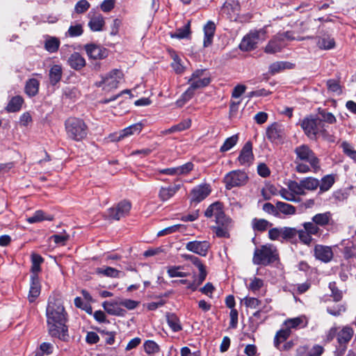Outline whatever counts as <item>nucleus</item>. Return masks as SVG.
Segmentation results:
<instances>
[{
  "label": "nucleus",
  "mask_w": 356,
  "mask_h": 356,
  "mask_svg": "<svg viewBox=\"0 0 356 356\" xmlns=\"http://www.w3.org/2000/svg\"><path fill=\"white\" fill-rule=\"evenodd\" d=\"M46 316L49 334L51 337L66 341L68 338L67 328L65 325L66 312L59 298H49Z\"/></svg>",
  "instance_id": "nucleus-1"
},
{
  "label": "nucleus",
  "mask_w": 356,
  "mask_h": 356,
  "mask_svg": "<svg viewBox=\"0 0 356 356\" xmlns=\"http://www.w3.org/2000/svg\"><path fill=\"white\" fill-rule=\"evenodd\" d=\"M296 154V170L300 173L317 172L320 168L319 159L306 145H300L294 149Z\"/></svg>",
  "instance_id": "nucleus-2"
},
{
  "label": "nucleus",
  "mask_w": 356,
  "mask_h": 356,
  "mask_svg": "<svg viewBox=\"0 0 356 356\" xmlns=\"http://www.w3.org/2000/svg\"><path fill=\"white\" fill-rule=\"evenodd\" d=\"M188 82L190 86L182 94L181 98L176 102L178 107L183 106L189 101L194 96L195 90L207 86L211 82V79L209 76L206 74L205 70H196L193 72Z\"/></svg>",
  "instance_id": "nucleus-3"
},
{
  "label": "nucleus",
  "mask_w": 356,
  "mask_h": 356,
  "mask_svg": "<svg viewBox=\"0 0 356 356\" xmlns=\"http://www.w3.org/2000/svg\"><path fill=\"white\" fill-rule=\"evenodd\" d=\"M65 125L68 137L74 140H81L87 135V126L81 119L70 118Z\"/></svg>",
  "instance_id": "nucleus-4"
},
{
  "label": "nucleus",
  "mask_w": 356,
  "mask_h": 356,
  "mask_svg": "<svg viewBox=\"0 0 356 356\" xmlns=\"http://www.w3.org/2000/svg\"><path fill=\"white\" fill-rule=\"evenodd\" d=\"M277 259L276 248L272 245H264L254 250L252 261L256 265L266 266Z\"/></svg>",
  "instance_id": "nucleus-5"
},
{
  "label": "nucleus",
  "mask_w": 356,
  "mask_h": 356,
  "mask_svg": "<svg viewBox=\"0 0 356 356\" xmlns=\"http://www.w3.org/2000/svg\"><path fill=\"white\" fill-rule=\"evenodd\" d=\"M300 127L310 139L316 138L318 134L324 135L325 133L321 118L313 115L305 118L300 122Z\"/></svg>",
  "instance_id": "nucleus-6"
},
{
  "label": "nucleus",
  "mask_w": 356,
  "mask_h": 356,
  "mask_svg": "<svg viewBox=\"0 0 356 356\" xmlns=\"http://www.w3.org/2000/svg\"><path fill=\"white\" fill-rule=\"evenodd\" d=\"M122 78V72L115 69L103 76L102 80L96 83V86L101 88L105 92H110L118 88Z\"/></svg>",
  "instance_id": "nucleus-7"
},
{
  "label": "nucleus",
  "mask_w": 356,
  "mask_h": 356,
  "mask_svg": "<svg viewBox=\"0 0 356 356\" xmlns=\"http://www.w3.org/2000/svg\"><path fill=\"white\" fill-rule=\"evenodd\" d=\"M266 39V31L261 29L252 31L246 35L240 44V49L243 51H250L256 48L257 44Z\"/></svg>",
  "instance_id": "nucleus-8"
},
{
  "label": "nucleus",
  "mask_w": 356,
  "mask_h": 356,
  "mask_svg": "<svg viewBox=\"0 0 356 356\" xmlns=\"http://www.w3.org/2000/svg\"><path fill=\"white\" fill-rule=\"evenodd\" d=\"M247 180L246 173L241 170H233L227 173L224 178L225 186L227 189L243 185Z\"/></svg>",
  "instance_id": "nucleus-9"
},
{
  "label": "nucleus",
  "mask_w": 356,
  "mask_h": 356,
  "mask_svg": "<svg viewBox=\"0 0 356 356\" xmlns=\"http://www.w3.org/2000/svg\"><path fill=\"white\" fill-rule=\"evenodd\" d=\"M205 216L208 218L215 217L218 225H224V223L229 222V218H227L222 210V206L219 202L211 204L205 211Z\"/></svg>",
  "instance_id": "nucleus-10"
},
{
  "label": "nucleus",
  "mask_w": 356,
  "mask_h": 356,
  "mask_svg": "<svg viewBox=\"0 0 356 356\" xmlns=\"http://www.w3.org/2000/svg\"><path fill=\"white\" fill-rule=\"evenodd\" d=\"M131 208V204L129 201H121L115 207L108 209V216L112 219L119 220L129 214Z\"/></svg>",
  "instance_id": "nucleus-11"
},
{
  "label": "nucleus",
  "mask_w": 356,
  "mask_h": 356,
  "mask_svg": "<svg viewBox=\"0 0 356 356\" xmlns=\"http://www.w3.org/2000/svg\"><path fill=\"white\" fill-rule=\"evenodd\" d=\"M239 12L240 5L237 0H227L221 9L222 15L232 21L237 20Z\"/></svg>",
  "instance_id": "nucleus-12"
},
{
  "label": "nucleus",
  "mask_w": 356,
  "mask_h": 356,
  "mask_svg": "<svg viewBox=\"0 0 356 356\" xmlns=\"http://www.w3.org/2000/svg\"><path fill=\"white\" fill-rule=\"evenodd\" d=\"M190 261L194 266H195L198 268L200 271V274L197 278L194 279L193 283H190L189 285L188 286V289H191L193 291H195L197 286L200 285L206 279L207 273L204 265L197 257L193 256L192 259Z\"/></svg>",
  "instance_id": "nucleus-13"
},
{
  "label": "nucleus",
  "mask_w": 356,
  "mask_h": 356,
  "mask_svg": "<svg viewBox=\"0 0 356 356\" xmlns=\"http://www.w3.org/2000/svg\"><path fill=\"white\" fill-rule=\"evenodd\" d=\"M211 187L207 184L195 186L191 192V202L199 203L204 200L211 193Z\"/></svg>",
  "instance_id": "nucleus-14"
},
{
  "label": "nucleus",
  "mask_w": 356,
  "mask_h": 356,
  "mask_svg": "<svg viewBox=\"0 0 356 356\" xmlns=\"http://www.w3.org/2000/svg\"><path fill=\"white\" fill-rule=\"evenodd\" d=\"M210 248V244L207 241H193L186 244V249L195 254L205 257Z\"/></svg>",
  "instance_id": "nucleus-15"
},
{
  "label": "nucleus",
  "mask_w": 356,
  "mask_h": 356,
  "mask_svg": "<svg viewBox=\"0 0 356 356\" xmlns=\"http://www.w3.org/2000/svg\"><path fill=\"white\" fill-rule=\"evenodd\" d=\"M284 136V130L282 125L273 123L266 129V137L273 143H280Z\"/></svg>",
  "instance_id": "nucleus-16"
},
{
  "label": "nucleus",
  "mask_w": 356,
  "mask_h": 356,
  "mask_svg": "<svg viewBox=\"0 0 356 356\" xmlns=\"http://www.w3.org/2000/svg\"><path fill=\"white\" fill-rule=\"evenodd\" d=\"M254 160V155L252 153V145L251 142H247L241 149L238 161L240 165L249 166Z\"/></svg>",
  "instance_id": "nucleus-17"
},
{
  "label": "nucleus",
  "mask_w": 356,
  "mask_h": 356,
  "mask_svg": "<svg viewBox=\"0 0 356 356\" xmlns=\"http://www.w3.org/2000/svg\"><path fill=\"white\" fill-rule=\"evenodd\" d=\"M84 48L87 55L95 60L103 59L108 56L106 49L95 44H86Z\"/></svg>",
  "instance_id": "nucleus-18"
},
{
  "label": "nucleus",
  "mask_w": 356,
  "mask_h": 356,
  "mask_svg": "<svg viewBox=\"0 0 356 356\" xmlns=\"http://www.w3.org/2000/svg\"><path fill=\"white\" fill-rule=\"evenodd\" d=\"M314 255L316 259L327 263L332 259L333 252L330 247L316 245L314 248Z\"/></svg>",
  "instance_id": "nucleus-19"
},
{
  "label": "nucleus",
  "mask_w": 356,
  "mask_h": 356,
  "mask_svg": "<svg viewBox=\"0 0 356 356\" xmlns=\"http://www.w3.org/2000/svg\"><path fill=\"white\" fill-rule=\"evenodd\" d=\"M41 291V286L38 276L36 275H31V286L29 293V300L33 302L40 296Z\"/></svg>",
  "instance_id": "nucleus-20"
},
{
  "label": "nucleus",
  "mask_w": 356,
  "mask_h": 356,
  "mask_svg": "<svg viewBox=\"0 0 356 356\" xmlns=\"http://www.w3.org/2000/svg\"><path fill=\"white\" fill-rule=\"evenodd\" d=\"M284 46L285 44H284V39L282 35H276L268 42L264 51L267 54H275L280 51Z\"/></svg>",
  "instance_id": "nucleus-21"
},
{
  "label": "nucleus",
  "mask_w": 356,
  "mask_h": 356,
  "mask_svg": "<svg viewBox=\"0 0 356 356\" xmlns=\"http://www.w3.org/2000/svg\"><path fill=\"white\" fill-rule=\"evenodd\" d=\"M180 188V184H174L168 187H161L159 192V197L163 202L168 201L177 193Z\"/></svg>",
  "instance_id": "nucleus-22"
},
{
  "label": "nucleus",
  "mask_w": 356,
  "mask_h": 356,
  "mask_svg": "<svg viewBox=\"0 0 356 356\" xmlns=\"http://www.w3.org/2000/svg\"><path fill=\"white\" fill-rule=\"evenodd\" d=\"M170 56L172 60L170 65L174 72L179 74L184 73L186 69V66L185 65L186 60L182 59L175 51L170 52Z\"/></svg>",
  "instance_id": "nucleus-23"
},
{
  "label": "nucleus",
  "mask_w": 356,
  "mask_h": 356,
  "mask_svg": "<svg viewBox=\"0 0 356 356\" xmlns=\"http://www.w3.org/2000/svg\"><path fill=\"white\" fill-rule=\"evenodd\" d=\"M96 274L107 277L118 278L123 275V273L118 269L110 266H102L95 269Z\"/></svg>",
  "instance_id": "nucleus-24"
},
{
  "label": "nucleus",
  "mask_w": 356,
  "mask_h": 356,
  "mask_svg": "<svg viewBox=\"0 0 356 356\" xmlns=\"http://www.w3.org/2000/svg\"><path fill=\"white\" fill-rule=\"evenodd\" d=\"M316 44L319 49L323 50L332 49L336 44L334 39L327 34L318 37Z\"/></svg>",
  "instance_id": "nucleus-25"
},
{
  "label": "nucleus",
  "mask_w": 356,
  "mask_h": 356,
  "mask_svg": "<svg viewBox=\"0 0 356 356\" xmlns=\"http://www.w3.org/2000/svg\"><path fill=\"white\" fill-rule=\"evenodd\" d=\"M142 127H143V126L140 123H136V124H132V125L124 129L123 130H122L120 132L118 136L116 138H115L114 140L118 141V140L123 139L125 137H127V136H129L131 135H134V134H138L141 131Z\"/></svg>",
  "instance_id": "nucleus-26"
},
{
  "label": "nucleus",
  "mask_w": 356,
  "mask_h": 356,
  "mask_svg": "<svg viewBox=\"0 0 356 356\" xmlns=\"http://www.w3.org/2000/svg\"><path fill=\"white\" fill-rule=\"evenodd\" d=\"M354 330L349 326H344L337 332V341L340 344L347 343L353 337Z\"/></svg>",
  "instance_id": "nucleus-27"
},
{
  "label": "nucleus",
  "mask_w": 356,
  "mask_h": 356,
  "mask_svg": "<svg viewBox=\"0 0 356 356\" xmlns=\"http://www.w3.org/2000/svg\"><path fill=\"white\" fill-rule=\"evenodd\" d=\"M104 24V17L101 14H95L88 22V26L92 31H100Z\"/></svg>",
  "instance_id": "nucleus-28"
},
{
  "label": "nucleus",
  "mask_w": 356,
  "mask_h": 356,
  "mask_svg": "<svg viewBox=\"0 0 356 356\" xmlns=\"http://www.w3.org/2000/svg\"><path fill=\"white\" fill-rule=\"evenodd\" d=\"M70 66L74 70H80L86 65V60L79 53H73L68 58Z\"/></svg>",
  "instance_id": "nucleus-29"
},
{
  "label": "nucleus",
  "mask_w": 356,
  "mask_h": 356,
  "mask_svg": "<svg viewBox=\"0 0 356 356\" xmlns=\"http://www.w3.org/2000/svg\"><path fill=\"white\" fill-rule=\"evenodd\" d=\"M286 327L290 331L291 329H297L298 327H304L307 325V321L304 316H298L293 318H288L284 321Z\"/></svg>",
  "instance_id": "nucleus-30"
},
{
  "label": "nucleus",
  "mask_w": 356,
  "mask_h": 356,
  "mask_svg": "<svg viewBox=\"0 0 356 356\" xmlns=\"http://www.w3.org/2000/svg\"><path fill=\"white\" fill-rule=\"evenodd\" d=\"M216 26L213 22H209L204 27V47H208L212 43Z\"/></svg>",
  "instance_id": "nucleus-31"
},
{
  "label": "nucleus",
  "mask_w": 356,
  "mask_h": 356,
  "mask_svg": "<svg viewBox=\"0 0 356 356\" xmlns=\"http://www.w3.org/2000/svg\"><path fill=\"white\" fill-rule=\"evenodd\" d=\"M120 304L113 302L106 301L103 303V307L105 311L111 315L122 316L124 311L120 308Z\"/></svg>",
  "instance_id": "nucleus-32"
},
{
  "label": "nucleus",
  "mask_w": 356,
  "mask_h": 356,
  "mask_svg": "<svg viewBox=\"0 0 356 356\" xmlns=\"http://www.w3.org/2000/svg\"><path fill=\"white\" fill-rule=\"evenodd\" d=\"M294 67V64L286 62V61H277L272 63L269 66V72L272 74H275L276 73L280 72L281 71L286 69H293Z\"/></svg>",
  "instance_id": "nucleus-33"
},
{
  "label": "nucleus",
  "mask_w": 356,
  "mask_h": 356,
  "mask_svg": "<svg viewBox=\"0 0 356 356\" xmlns=\"http://www.w3.org/2000/svg\"><path fill=\"white\" fill-rule=\"evenodd\" d=\"M63 70L59 65H53L49 73V81L51 85H56L58 83L62 77Z\"/></svg>",
  "instance_id": "nucleus-34"
},
{
  "label": "nucleus",
  "mask_w": 356,
  "mask_h": 356,
  "mask_svg": "<svg viewBox=\"0 0 356 356\" xmlns=\"http://www.w3.org/2000/svg\"><path fill=\"white\" fill-rule=\"evenodd\" d=\"M39 81L35 79H29L25 86V92L29 97H33L36 95L39 90Z\"/></svg>",
  "instance_id": "nucleus-35"
},
{
  "label": "nucleus",
  "mask_w": 356,
  "mask_h": 356,
  "mask_svg": "<svg viewBox=\"0 0 356 356\" xmlns=\"http://www.w3.org/2000/svg\"><path fill=\"white\" fill-rule=\"evenodd\" d=\"M53 218H54L52 216H46L42 210H38L34 213L33 216L28 218L26 220L29 223L33 224L43 221L44 220L51 221L53 220Z\"/></svg>",
  "instance_id": "nucleus-36"
},
{
  "label": "nucleus",
  "mask_w": 356,
  "mask_h": 356,
  "mask_svg": "<svg viewBox=\"0 0 356 356\" xmlns=\"http://www.w3.org/2000/svg\"><path fill=\"white\" fill-rule=\"evenodd\" d=\"M334 184V177L332 175H327L323 177L321 183L319 182V189L321 193L327 191Z\"/></svg>",
  "instance_id": "nucleus-37"
},
{
  "label": "nucleus",
  "mask_w": 356,
  "mask_h": 356,
  "mask_svg": "<svg viewBox=\"0 0 356 356\" xmlns=\"http://www.w3.org/2000/svg\"><path fill=\"white\" fill-rule=\"evenodd\" d=\"M183 266H169L167 273L170 277H185L188 275V273L183 272Z\"/></svg>",
  "instance_id": "nucleus-38"
},
{
  "label": "nucleus",
  "mask_w": 356,
  "mask_h": 356,
  "mask_svg": "<svg viewBox=\"0 0 356 356\" xmlns=\"http://www.w3.org/2000/svg\"><path fill=\"white\" fill-rule=\"evenodd\" d=\"M23 99L20 96L13 97L6 106V110L9 112H16L20 110L23 104Z\"/></svg>",
  "instance_id": "nucleus-39"
},
{
  "label": "nucleus",
  "mask_w": 356,
  "mask_h": 356,
  "mask_svg": "<svg viewBox=\"0 0 356 356\" xmlns=\"http://www.w3.org/2000/svg\"><path fill=\"white\" fill-rule=\"evenodd\" d=\"M167 323L173 332H178L182 329L179 319L174 314L166 315Z\"/></svg>",
  "instance_id": "nucleus-40"
},
{
  "label": "nucleus",
  "mask_w": 356,
  "mask_h": 356,
  "mask_svg": "<svg viewBox=\"0 0 356 356\" xmlns=\"http://www.w3.org/2000/svg\"><path fill=\"white\" fill-rule=\"evenodd\" d=\"M301 181L304 191H315L319 186L318 179L314 177H306L302 179Z\"/></svg>",
  "instance_id": "nucleus-41"
},
{
  "label": "nucleus",
  "mask_w": 356,
  "mask_h": 356,
  "mask_svg": "<svg viewBox=\"0 0 356 356\" xmlns=\"http://www.w3.org/2000/svg\"><path fill=\"white\" fill-rule=\"evenodd\" d=\"M43 262L42 257L35 253L31 254V273L32 275H38V273L41 270L40 264Z\"/></svg>",
  "instance_id": "nucleus-42"
},
{
  "label": "nucleus",
  "mask_w": 356,
  "mask_h": 356,
  "mask_svg": "<svg viewBox=\"0 0 356 356\" xmlns=\"http://www.w3.org/2000/svg\"><path fill=\"white\" fill-rule=\"evenodd\" d=\"M276 208L277 211H279L284 215H293L296 211L293 205L282 202H277L276 203Z\"/></svg>",
  "instance_id": "nucleus-43"
},
{
  "label": "nucleus",
  "mask_w": 356,
  "mask_h": 356,
  "mask_svg": "<svg viewBox=\"0 0 356 356\" xmlns=\"http://www.w3.org/2000/svg\"><path fill=\"white\" fill-rule=\"evenodd\" d=\"M238 140V134H235L229 138H227L222 145L220 148V151L221 152H225L227 151H229L233 147H234Z\"/></svg>",
  "instance_id": "nucleus-44"
},
{
  "label": "nucleus",
  "mask_w": 356,
  "mask_h": 356,
  "mask_svg": "<svg viewBox=\"0 0 356 356\" xmlns=\"http://www.w3.org/2000/svg\"><path fill=\"white\" fill-rule=\"evenodd\" d=\"M60 45V41L57 38L48 37L45 41V49L51 53L56 52Z\"/></svg>",
  "instance_id": "nucleus-45"
},
{
  "label": "nucleus",
  "mask_w": 356,
  "mask_h": 356,
  "mask_svg": "<svg viewBox=\"0 0 356 356\" xmlns=\"http://www.w3.org/2000/svg\"><path fill=\"white\" fill-rule=\"evenodd\" d=\"M231 220L229 218V222L227 224L224 223V225H218L216 227H213L216 236L218 237L228 238L229 236V228L231 226Z\"/></svg>",
  "instance_id": "nucleus-46"
},
{
  "label": "nucleus",
  "mask_w": 356,
  "mask_h": 356,
  "mask_svg": "<svg viewBox=\"0 0 356 356\" xmlns=\"http://www.w3.org/2000/svg\"><path fill=\"white\" fill-rule=\"evenodd\" d=\"M271 224L266 220L254 218L252 221V226L254 230L259 232L265 231Z\"/></svg>",
  "instance_id": "nucleus-47"
},
{
  "label": "nucleus",
  "mask_w": 356,
  "mask_h": 356,
  "mask_svg": "<svg viewBox=\"0 0 356 356\" xmlns=\"http://www.w3.org/2000/svg\"><path fill=\"white\" fill-rule=\"evenodd\" d=\"M330 213L329 212L318 213L312 218V221L317 225L324 226L329 223Z\"/></svg>",
  "instance_id": "nucleus-48"
},
{
  "label": "nucleus",
  "mask_w": 356,
  "mask_h": 356,
  "mask_svg": "<svg viewBox=\"0 0 356 356\" xmlns=\"http://www.w3.org/2000/svg\"><path fill=\"white\" fill-rule=\"evenodd\" d=\"M291 331L286 327V329L278 331L274 339V344L276 348H279L280 344L285 341L290 335Z\"/></svg>",
  "instance_id": "nucleus-49"
},
{
  "label": "nucleus",
  "mask_w": 356,
  "mask_h": 356,
  "mask_svg": "<svg viewBox=\"0 0 356 356\" xmlns=\"http://www.w3.org/2000/svg\"><path fill=\"white\" fill-rule=\"evenodd\" d=\"M145 353L149 355H154L159 352V346L152 340H147L143 344Z\"/></svg>",
  "instance_id": "nucleus-50"
},
{
  "label": "nucleus",
  "mask_w": 356,
  "mask_h": 356,
  "mask_svg": "<svg viewBox=\"0 0 356 356\" xmlns=\"http://www.w3.org/2000/svg\"><path fill=\"white\" fill-rule=\"evenodd\" d=\"M282 238L286 241H293L296 239L298 235V230L292 227H282Z\"/></svg>",
  "instance_id": "nucleus-51"
},
{
  "label": "nucleus",
  "mask_w": 356,
  "mask_h": 356,
  "mask_svg": "<svg viewBox=\"0 0 356 356\" xmlns=\"http://www.w3.org/2000/svg\"><path fill=\"white\" fill-rule=\"evenodd\" d=\"M83 26L81 24H75L74 25H71L68 31L66 32L65 35L67 37H78L83 34Z\"/></svg>",
  "instance_id": "nucleus-52"
},
{
  "label": "nucleus",
  "mask_w": 356,
  "mask_h": 356,
  "mask_svg": "<svg viewBox=\"0 0 356 356\" xmlns=\"http://www.w3.org/2000/svg\"><path fill=\"white\" fill-rule=\"evenodd\" d=\"M264 286V280L258 278L257 277H254L250 279V284L247 286L248 289L256 293L258 291H259Z\"/></svg>",
  "instance_id": "nucleus-53"
},
{
  "label": "nucleus",
  "mask_w": 356,
  "mask_h": 356,
  "mask_svg": "<svg viewBox=\"0 0 356 356\" xmlns=\"http://www.w3.org/2000/svg\"><path fill=\"white\" fill-rule=\"evenodd\" d=\"M288 187L295 196L296 195H302L305 194V192L303 190V186H302L301 180L299 183L295 181H290L289 183Z\"/></svg>",
  "instance_id": "nucleus-54"
},
{
  "label": "nucleus",
  "mask_w": 356,
  "mask_h": 356,
  "mask_svg": "<svg viewBox=\"0 0 356 356\" xmlns=\"http://www.w3.org/2000/svg\"><path fill=\"white\" fill-rule=\"evenodd\" d=\"M190 34V22H188L183 27L178 29L175 33L172 34V38L182 39L187 38Z\"/></svg>",
  "instance_id": "nucleus-55"
},
{
  "label": "nucleus",
  "mask_w": 356,
  "mask_h": 356,
  "mask_svg": "<svg viewBox=\"0 0 356 356\" xmlns=\"http://www.w3.org/2000/svg\"><path fill=\"white\" fill-rule=\"evenodd\" d=\"M241 302L246 307L254 309L258 308L261 305V301L259 299L249 296L245 297Z\"/></svg>",
  "instance_id": "nucleus-56"
},
{
  "label": "nucleus",
  "mask_w": 356,
  "mask_h": 356,
  "mask_svg": "<svg viewBox=\"0 0 356 356\" xmlns=\"http://www.w3.org/2000/svg\"><path fill=\"white\" fill-rule=\"evenodd\" d=\"M183 227L184 226L182 225H180V224L174 225L172 226L164 228V229H161V231H159L157 233V236H163L168 235V234L177 232H179L180 229Z\"/></svg>",
  "instance_id": "nucleus-57"
},
{
  "label": "nucleus",
  "mask_w": 356,
  "mask_h": 356,
  "mask_svg": "<svg viewBox=\"0 0 356 356\" xmlns=\"http://www.w3.org/2000/svg\"><path fill=\"white\" fill-rule=\"evenodd\" d=\"M90 6V4L86 0L79 1L74 6V11L77 14H81L86 12Z\"/></svg>",
  "instance_id": "nucleus-58"
},
{
  "label": "nucleus",
  "mask_w": 356,
  "mask_h": 356,
  "mask_svg": "<svg viewBox=\"0 0 356 356\" xmlns=\"http://www.w3.org/2000/svg\"><path fill=\"white\" fill-rule=\"evenodd\" d=\"M194 165L191 162H188L177 168V175H185L188 174L193 169Z\"/></svg>",
  "instance_id": "nucleus-59"
},
{
  "label": "nucleus",
  "mask_w": 356,
  "mask_h": 356,
  "mask_svg": "<svg viewBox=\"0 0 356 356\" xmlns=\"http://www.w3.org/2000/svg\"><path fill=\"white\" fill-rule=\"evenodd\" d=\"M304 229L311 236L316 235L319 232V228L314 222H307L303 224Z\"/></svg>",
  "instance_id": "nucleus-60"
},
{
  "label": "nucleus",
  "mask_w": 356,
  "mask_h": 356,
  "mask_svg": "<svg viewBox=\"0 0 356 356\" xmlns=\"http://www.w3.org/2000/svg\"><path fill=\"white\" fill-rule=\"evenodd\" d=\"M341 145L343 152L356 162V151L353 147L348 143H343Z\"/></svg>",
  "instance_id": "nucleus-61"
},
{
  "label": "nucleus",
  "mask_w": 356,
  "mask_h": 356,
  "mask_svg": "<svg viewBox=\"0 0 356 356\" xmlns=\"http://www.w3.org/2000/svg\"><path fill=\"white\" fill-rule=\"evenodd\" d=\"M300 241L305 245H309L312 241V236L304 230H298V235Z\"/></svg>",
  "instance_id": "nucleus-62"
},
{
  "label": "nucleus",
  "mask_w": 356,
  "mask_h": 356,
  "mask_svg": "<svg viewBox=\"0 0 356 356\" xmlns=\"http://www.w3.org/2000/svg\"><path fill=\"white\" fill-rule=\"evenodd\" d=\"M70 236L66 233H63L60 234H54L51 236V239L54 240V241L60 245H65V242L69 239Z\"/></svg>",
  "instance_id": "nucleus-63"
},
{
  "label": "nucleus",
  "mask_w": 356,
  "mask_h": 356,
  "mask_svg": "<svg viewBox=\"0 0 356 356\" xmlns=\"http://www.w3.org/2000/svg\"><path fill=\"white\" fill-rule=\"evenodd\" d=\"M327 86L331 92H335L337 95L341 93V89L339 83L335 80H328L327 81Z\"/></svg>",
  "instance_id": "nucleus-64"
}]
</instances>
